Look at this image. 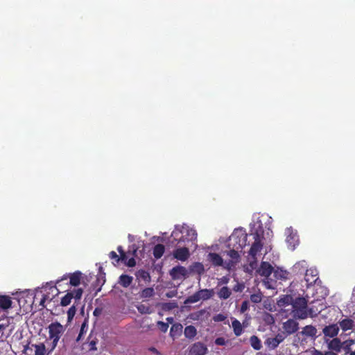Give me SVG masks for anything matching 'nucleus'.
Wrapping results in <instances>:
<instances>
[{"mask_svg": "<svg viewBox=\"0 0 355 355\" xmlns=\"http://www.w3.org/2000/svg\"><path fill=\"white\" fill-rule=\"evenodd\" d=\"M248 234L243 230H236L230 236V241L234 243H230L233 249L227 252V255L231 258L232 261L234 263L239 262L240 255L239 250L241 251L247 245Z\"/></svg>", "mask_w": 355, "mask_h": 355, "instance_id": "1", "label": "nucleus"}, {"mask_svg": "<svg viewBox=\"0 0 355 355\" xmlns=\"http://www.w3.org/2000/svg\"><path fill=\"white\" fill-rule=\"evenodd\" d=\"M263 230L261 225H259L258 228H252L250 230V236H252L254 242L249 250V255L254 260L257 259L258 252L263 248Z\"/></svg>", "mask_w": 355, "mask_h": 355, "instance_id": "2", "label": "nucleus"}, {"mask_svg": "<svg viewBox=\"0 0 355 355\" xmlns=\"http://www.w3.org/2000/svg\"><path fill=\"white\" fill-rule=\"evenodd\" d=\"M64 332V327L58 322H52L49 326V338L51 340V348L49 353L51 352L57 346L58 343Z\"/></svg>", "mask_w": 355, "mask_h": 355, "instance_id": "3", "label": "nucleus"}, {"mask_svg": "<svg viewBox=\"0 0 355 355\" xmlns=\"http://www.w3.org/2000/svg\"><path fill=\"white\" fill-rule=\"evenodd\" d=\"M292 306L294 315L297 318L303 320L308 317V301L306 298L298 297L293 299Z\"/></svg>", "mask_w": 355, "mask_h": 355, "instance_id": "4", "label": "nucleus"}, {"mask_svg": "<svg viewBox=\"0 0 355 355\" xmlns=\"http://www.w3.org/2000/svg\"><path fill=\"white\" fill-rule=\"evenodd\" d=\"M214 295V289H200L193 295L189 296L184 300V304H193L196 303L200 300H207L211 298Z\"/></svg>", "mask_w": 355, "mask_h": 355, "instance_id": "5", "label": "nucleus"}, {"mask_svg": "<svg viewBox=\"0 0 355 355\" xmlns=\"http://www.w3.org/2000/svg\"><path fill=\"white\" fill-rule=\"evenodd\" d=\"M83 293V289L80 288L73 289L70 292H67L63 297H61L60 305L62 306H67L69 305L72 299H74V304H78L82 298Z\"/></svg>", "mask_w": 355, "mask_h": 355, "instance_id": "6", "label": "nucleus"}, {"mask_svg": "<svg viewBox=\"0 0 355 355\" xmlns=\"http://www.w3.org/2000/svg\"><path fill=\"white\" fill-rule=\"evenodd\" d=\"M323 301L324 300L322 299L313 300L308 306V316L314 318L324 310L326 308V306Z\"/></svg>", "mask_w": 355, "mask_h": 355, "instance_id": "7", "label": "nucleus"}, {"mask_svg": "<svg viewBox=\"0 0 355 355\" xmlns=\"http://www.w3.org/2000/svg\"><path fill=\"white\" fill-rule=\"evenodd\" d=\"M68 278L69 279V284L71 286L76 287L80 285L83 278V273L80 271L77 270L73 273L66 274L63 275L60 279H58L56 284H58L62 280L67 279Z\"/></svg>", "mask_w": 355, "mask_h": 355, "instance_id": "8", "label": "nucleus"}, {"mask_svg": "<svg viewBox=\"0 0 355 355\" xmlns=\"http://www.w3.org/2000/svg\"><path fill=\"white\" fill-rule=\"evenodd\" d=\"M304 274V280L306 282L307 287L316 284L319 280L318 272L315 268H310L307 269Z\"/></svg>", "mask_w": 355, "mask_h": 355, "instance_id": "9", "label": "nucleus"}, {"mask_svg": "<svg viewBox=\"0 0 355 355\" xmlns=\"http://www.w3.org/2000/svg\"><path fill=\"white\" fill-rule=\"evenodd\" d=\"M207 352V347L204 343L197 342L190 346L189 354V355H205Z\"/></svg>", "mask_w": 355, "mask_h": 355, "instance_id": "10", "label": "nucleus"}, {"mask_svg": "<svg viewBox=\"0 0 355 355\" xmlns=\"http://www.w3.org/2000/svg\"><path fill=\"white\" fill-rule=\"evenodd\" d=\"M282 328L284 333L288 336L295 333L299 329V324L293 319H288L283 323Z\"/></svg>", "mask_w": 355, "mask_h": 355, "instance_id": "11", "label": "nucleus"}, {"mask_svg": "<svg viewBox=\"0 0 355 355\" xmlns=\"http://www.w3.org/2000/svg\"><path fill=\"white\" fill-rule=\"evenodd\" d=\"M169 274L173 280L180 279L182 277H187V270L184 266H177L173 267L170 270Z\"/></svg>", "mask_w": 355, "mask_h": 355, "instance_id": "12", "label": "nucleus"}, {"mask_svg": "<svg viewBox=\"0 0 355 355\" xmlns=\"http://www.w3.org/2000/svg\"><path fill=\"white\" fill-rule=\"evenodd\" d=\"M173 254L175 259L181 261H185L189 259L190 252L189 248L184 247L175 250Z\"/></svg>", "mask_w": 355, "mask_h": 355, "instance_id": "13", "label": "nucleus"}, {"mask_svg": "<svg viewBox=\"0 0 355 355\" xmlns=\"http://www.w3.org/2000/svg\"><path fill=\"white\" fill-rule=\"evenodd\" d=\"M257 272L261 276L267 278L274 272V268L270 263L262 261Z\"/></svg>", "mask_w": 355, "mask_h": 355, "instance_id": "14", "label": "nucleus"}, {"mask_svg": "<svg viewBox=\"0 0 355 355\" xmlns=\"http://www.w3.org/2000/svg\"><path fill=\"white\" fill-rule=\"evenodd\" d=\"M339 331V327L337 324H332L325 326L322 329V333L326 337L334 338L337 336Z\"/></svg>", "mask_w": 355, "mask_h": 355, "instance_id": "15", "label": "nucleus"}, {"mask_svg": "<svg viewBox=\"0 0 355 355\" xmlns=\"http://www.w3.org/2000/svg\"><path fill=\"white\" fill-rule=\"evenodd\" d=\"M307 269V262L305 260H302L294 264L292 268V272L295 275H302Z\"/></svg>", "mask_w": 355, "mask_h": 355, "instance_id": "16", "label": "nucleus"}, {"mask_svg": "<svg viewBox=\"0 0 355 355\" xmlns=\"http://www.w3.org/2000/svg\"><path fill=\"white\" fill-rule=\"evenodd\" d=\"M183 326L180 323H175L171 327L170 329V336L171 337L175 340V338L180 337L182 334Z\"/></svg>", "mask_w": 355, "mask_h": 355, "instance_id": "17", "label": "nucleus"}, {"mask_svg": "<svg viewBox=\"0 0 355 355\" xmlns=\"http://www.w3.org/2000/svg\"><path fill=\"white\" fill-rule=\"evenodd\" d=\"M355 344V340L353 339H348L341 342V353L343 352L344 355L349 354L352 352L351 347Z\"/></svg>", "mask_w": 355, "mask_h": 355, "instance_id": "18", "label": "nucleus"}, {"mask_svg": "<svg viewBox=\"0 0 355 355\" xmlns=\"http://www.w3.org/2000/svg\"><path fill=\"white\" fill-rule=\"evenodd\" d=\"M209 259L215 266H221L223 263V258L217 253L210 252L208 254Z\"/></svg>", "mask_w": 355, "mask_h": 355, "instance_id": "19", "label": "nucleus"}, {"mask_svg": "<svg viewBox=\"0 0 355 355\" xmlns=\"http://www.w3.org/2000/svg\"><path fill=\"white\" fill-rule=\"evenodd\" d=\"M329 349L336 353H341V340L338 338H333L328 344Z\"/></svg>", "mask_w": 355, "mask_h": 355, "instance_id": "20", "label": "nucleus"}, {"mask_svg": "<svg viewBox=\"0 0 355 355\" xmlns=\"http://www.w3.org/2000/svg\"><path fill=\"white\" fill-rule=\"evenodd\" d=\"M301 334L306 337H315L317 334V329L313 325H306L301 331Z\"/></svg>", "mask_w": 355, "mask_h": 355, "instance_id": "21", "label": "nucleus"}, {"mask_svg": "<svg viewBox=\"0 0 355 355\" xmlns=\"http://www.w3.org/2000/svg\"><path fill=\"white\" fill-rule=\"evenodd\" d=\"M133 281V277L128 275L123 274L119 277L118 283L124 288H128Z\"/></svg>", "mask_w": 355, "mask_h": 355, "instance_id": "22", "label": "nucleus"}, {"mask_svg": "<svg viewBox=\"0 0 355 355\" xmlns=\"http://www.w3.org/2000/svg\"><path fill=\"white\" fill-rule=\"evenodd\" d=\"M339 324L342 330L346 331L347 330L352 329L354 326V322L352 319L346 318L341 320L339 322Z\"/></svg>", "mask_w": 355, "mask_h": 355, "instance_id": "23", "label": "nucleus"}, {"mask_svg": "<svg viewBox=\"0 0 355 355\" xmlns=\"http://www.w3.org/2000/svg\"><path fill=\"white\" fill-rule=\"evenodd\" d=\"M232 327L235 336H239L242 334L243 331V325L237 319H234L232 320Z\"/></svg>", "mask_w": 355, "mask_h": 355, "instance_id": "24", "label": "nucleus"}, {"mask_svg": "<svg viewBox=\"0 0 355 355\" xmlns=\"http://www.w3.org/2000/svg\"><path fill=\"white\" fill-rule=\"evenodd\" d=\"M286 241L291 250H294L299 242L297 236L292 233L287 236Z\"/></svg>", "mask_w": 355, "mask_h": 355, "instance_id": "25", "label": "nucleus"}, {"mask_svg": "<svg viewBox=\"0 0 355 355\" xmlns=\"http://www.w3.org/2000/svg\"><path fill=\"white\" fill-rule=\"evenodd\" d=\"M12 306L11 297L8 295H0V308L8 309Z\"/></svg>", "mask_w": 355, "mask_h": 355, "instance_id": "26", "label": "nucleus"}, {"mask_svg": "<svg viewBox=\"0 0 355 355\" xmlns=\"http://www.w3.org/2000/svg\"><path fill=\"white\" fill-rule=\"evenodd\" d=\"M165 251V247L162 244H157L153 248V254L155 259H160Z\"/></svg>", "mask_w": 355, "mask_h": 355, "instance_id": "27", "label": "nucleus"}, {"mask_svg": "<svg viewBox=\"0 0 355 355\" xmlns=\"http://www.w3.org/2000/svg\"><path fill=\"white\" fill-rule=\"evenodd\" d=\"M136 277L138 279H141L146 283H150L151 281V277L150 275V273L148 271L143 269L139 270L136 272Z\"/></svg>", "mask_w": 355, "mask_h": 355, "instance_id": "28", "label": "nucleus"}, {"mask_svg": "<svg viewBox=\"0 0 355 355\" xmlns=\"http://www.w3.org/2000/svg\"><path fill=\"white\" fill-rule=\"evenodd\" d=\"M184 334L186 338L192 339L197 335L196 328L193 325L187 326L184 329Z\"/></svg>", "mask_w": 355, "mask_h": 355, "instance_id": "29", "label": "nucleus"}, {"mask_svg": "<svg viewBox=\"0 0 355 355\" xmlns=\"http://www.w3.org/2000/svg\"><path fill=\"white\" fill-rule=\"evenodd\" d=\"M250 343L252 347L255 350H259L262 347L261 340L255 335H253L250 338Z\"/></svg>", "mask_w": 355, "mask_h": 355, "instance_id": "30", "label": "nucleus"}, {"mask_svg": "<svg viewBox=\"0 0 355 355\" xmlns=\"http://www.w3.org/2000/svg\"><path fill=\"white\" fill-rule=\"evenodd\" d=\"M231 294V290L227 286L222 287L218 292V296L221 300H227Z\"/></svg>", "mask_w": 355, "mask_h": 355, "instance_id": "31", "label": "nucleus"}, {"mask_svg": "<svg viewBox=\"0 0 355 355\" xmlns=\"http://www.w3.org/2000/svg\"><path fill=\"white\" fill-rule=\"evenodd\" d=\"M288 275V272L282 269L277 268L274 270V276L277 279H287Z\"/></svg>", "mask_w": 355, "mask_h": 355, "instance_id": "32", "label": "nucleus"}, {"mask_svg": "<svg viewBox=\"0 0 355 355\" xmlns=\"http://www.w3.org/2000/svg\"><path fill=\"white\" fill-rule=\"evenodd\" d=\"M155 294L153 288L148 287L143 289L140 293L141 298H150Z\"/></svg>", "mask_w": 355, "mask_h": 355, "instance_id": "33", "label": "nucleus"}, {"mask_svg": "<svg viewBox=\"0 0 355 355\" xmlns=\"http://www.w3.org/2000/svg\"><path fill=\"white\" fill-rule=\"evenodd\" d=\"M265 345L270 349H275L279 345L275 338H268L265 341Z\"/></svg>", "mask_w": 355, "mask_h": 355, "instance_id": "34", "label": "nucleus"}, {"mask_svg": "<svg viewBox=\"0 0 355 355\" xmlns=\"http://www.w3.org/2000/svg\"><path fill=\"white\" fill-rule=\"evenodd\" d=\"M293 298L291 295H285L283 298H281L278 304L279 306H285V305H289L293 303Z\"/></svg>", "mask_w": 355, "mask_h": 355, "instance_id": "35", "label": "nucleus"}, {"mask_svg": "<svg viewBox=\"0 0 355 355\" xmlns=\"http://www.w3.org/2000/svg\"><path fill=\"white\" fill-rule=\"evenodd\" d=\"M35 347V355H44L46 352L45 345L43 343L33 345Z\"/></svg>", "mask_w": 355, "mask_h": 355, "instance_id": "36", "label": "nucleus"}, {"mask_svg": "<svg viewBox=\"0 0 355 355\" xmlns=\"http://www.w3.org/2000/svg\"><path fill=\"white\" fill-rule=\"evenodd\" d=\"M137 308L138 311L141 314H150L152 312L150 307L146 304H139Z\"/></svg>", "mask_w": 355, "mask_h": 355, "instance_id": "37", "label": "nucleus"}, {"mask_svg": "<svg viewBox=\"0 0 355 355\" xmlns=\"http://www.w3.org/2000/svg\"><path fill=\"white\" fill-rule=\"evenodd\" d=\"M76 304H73L67 311V320L69 322L71 321L76 313Z\"/></svg>", "mask_w": 355, "mask_h": 355, "instance_id": "38", "label": "nucleus"}, {"mask_svg": "<svg viewBox=\"0 0 355 355\" xmlns=\"http://www.w3.org/2000/svg\"><path fill=\"white\" fill-rule=\"evenodd\" d=\"M87 330V322L86 321H84L83 322V324H81V327H80V332H79V334L76 338V341L78 342L79 340H80L83 334H85L86 333Z\"/></svg>", "mask_w": 355, "mask_h": 355, "instance_id": "39", "label": "nucleus"}, {"mask_svg": "<svg viewBox=\"0 0 355 355\" xmlns=\"http://www.w3.org/2000/svg\"><path fill=\"white\" fill-rule=\"evenodd\" d=\"M262 300V295L261 293H254L250 295V300L253 303H259Z\"/></svg>", "mask_w": 355, "mask_h": 355, "instance_id": "40", "label": "nucleus"}, {"mask_svg": "<svg viewBox=\"0 0 355 355\" xmlns=\"http://www.w3.org/2000/svg\"><path fill=\"white\" fill-rule=\"evenodd\" d=\"M157 325L159 328V329L163 332V333H166L168 330V323H166L164 322H162V321H158L157 322Z\"/></svg>", "mask_w": 355, "mask_h": 355, "instance_id": "41", "label": "nucleus"}, {"mask_svg": "<svg viewBox=\"0 0 355 355\" xmlns=\"http://www.w3.org/2000/svg\"><path fill=\"white\" fill-rule=\"evenodd\" d=\"M51 298H50V297L46 295V294H44L42 295V297L41 298L40 301V306L42 307V309L43 308H45L46 307V305H45V302L46 301H51Z\"/></svg>", "mask_w": 355, "mask_h": 355, "instance_id": "42", "label": "nucleus"}, {"mask_svg": "<svg viewBox=\"0 0 355 355\" xmlns=\"http://www.w3.org/2000/svg\"><path fill=\"white\" fill-rule=\"evenodd\" d=\"M109 257L111 259L114 260L116 263H119L120 261L119 256L114 251L110 252Z\"/></svg>", "mask_w": 355, "mask_h": 355, "instance_id": "43", "label": "nucleus"}, {"mask_svg": "<svg viewBox=\"0 0 355 355\" xmlns=\"http://www.w3.org/2000/svg\"><path fill=\"white\" fill-rule=\"evenodd\" d=\"M288 336L283 331L282 333H279L275 337L276 340L279 343V344L284 340V339Z\"/></svg>", "mask_w": 355, "mask_h": 355, "instance_id": "44", "label": "nucleus"}, {"mask_svg": "<svg viewBox=\"0 0 355 355\" xmlns=\"http://www.w3.org/2000/svg\"><path fill=\"white\" fill-rule=\"evenodd\" d=\"M214 343L217 345L223 346L226 345L227 341L224 338L218 337L215 340Z\"/></svg>", "mask_w": 355, "mask_h": 355, "instance_id": "45", "label": "nucleus"}, {"mask_svg": "<svg viewBox=\"0 0 355 355\" xmlns=\"http://www.w3.org/2000/svg\"><path fill=\"white\" fill-rule=\"evenodd\" d=\"M187 236H190V240L193 241L196 239L197 234L194 230H187Z\"/></svg>", "mask_w": 355, "mask_h": 355, "instance_id": "46", "label": "nucleus"}, {"mask_svg": "<svg viewBox=\"0 0 355 355\" xmlns=\"http://www.w3.org/2000/svg\"><path fill=\"white\" fill-rule=\"evenodd\" d=\"M213 319L215 322H223L226 319V316L223 314L219 313L214 315Z\"/></svg>", "mask_w": 355, "mask_h": 355, "instance_id": "47", "label": "nucleus"}, {"mask_svg": "<svg viewBox=\"0 0 355 355\" xmlns=\"http://www.w3.org/2000/svg\"><path fill=\"white\" fill-rule=\"evenodd\" d=\"M249 309V304L248 301H243L241 304L240 311L241 313H245Z\"/></svg>", "mask_w": 355, "mask_h": 355, "instance_id": "48", "label": "nucleus"}, {"mask_svg": "<svg viewBox=\"0 0 355 355\" xmlns=\"http://www.w3.org/2000/svg\"><path fill=\"white\" fill-rule=\"evenodd\" d=\"M244 288V286L243 284L237 283L233 287V291L235 292H241Z\"/></svg>", "mask_w": 355, "mask_h": 355, "instance_id": "49", "label": "nucleus"}, {"mask_svg": "<svg viewBox=\"0 0 355 355\" xmlns=\"http://www.w3.org/2000/svg\"><path fill=\"white\" fill-rule=\"evenodd\" d=\"M127 266L129 267H134L136 265V261L135 258L132 257L129 259L126 263Z\"/></svg>", "mask_w": 355, "mask_h": 355, "instance_id": "50", "label": "nucleus"}, {"mask_svg": "<svg viewBox=\"0 0 355 355\" xmlns=\"http://www.w3.org/2000/svg\"><path fill=\"white\" fill-rule=\"evenodd\" d=\"M96 340H91L89 343V350H96Z\"/></svg>", "mask_w": 355, "mask_h": 355, "instance_id": "51", "label": "nucleus"}, {"mask_svg": "<svg viewBox=\"0 0 355 355\" xmlns=\"http://www.w3.org/2000/svg\"><path fill=\"white\" fill-rule=\"evenodd\" d=\"M229 278L227 277H223L222 278L220 279V281L218 282V285H221V284H227L229 282Z\"/></svg>", "mask_w": 355, "mask_h": 355, "instance_id": "52", "label": "nucleus"}, {"mask_svg": "<svg viewBox=\"0 0 355 355\" xmlns=\"http://www.w3.org/2000/svg\"><path fill=\"white\" fill-rule=\"evenodd\" d=\"M119 259H120V261L125 262L128 259L126 253L123 252V253L120 254Z\"/></svg>", "mask_w": 355, "mask_h": 355, "instance_id": "53", "label": "nucleus"}, {"mask_svg": "<svg viewBox=\"0 0 355 355\" xmlns=\"http://www.w3.org/2000/svg\"><path fill=\"white\" fill-rule=\"evenodd\" d=\"M164 306L168 309H172L173 308L176 306V303H166L164 304Z\"/></svg>", "mask_w": 355, "mask_h": 355, "instance_id": "54", "label": "nucleus"}, {"mask_svg": "<svg viewBox=\"0 0 355 355\" xmlns=\"http://www.w3.org/2000/svg\"><path fill=\"white\" fill-rule=\"evenodd\" d=\"M6 324H0V335H3V330L6 328Z\"/></svg>", "mask_w": 355, "mask_h": 355, "instance_id": "55", "label": "nucleus"}, {"mask_svg": "<svg viewBox=\"0 0 355 355\" xmlns=\"http://www.w3.org/2000/svg\"><path fill=\"white\" fill-rule=\"evenodd\" d=\"M312 355H323V353L322 352L319 351V350L315 349L313 352Z\"/></svg>", "mask_w": 355, "mask_h": 355, "instance_id": "56", "label": "nucleus"}, {"mask_svg": "<svg viewBox=\"0 0 355 355\" xmlns=\"http://www.w3.org/2000/svg\"><path fill=\"white\" fill-rule=\"evenodd\" d=\"M166 321H167L166 323L172 324L173 322V321H174V319H173V317H168V318H166Z\"/></svg>", "mask_w": 355, "mask_h": 355, "instance_id": "57", "label": "nucleus"}, {"mask_svg": "<svg viewBox=\"0 0 355 355\" xmlns=\"http://www.w3.org/2000/svg\"><path fill=\"white\" fill-rule=\"evenodd\" d=\"M117 250H118V252H119V254H121V253H123V252H124V250H123V248H122V246H121V245L118 246V248H117Z\"/></svg>", "mask_w": 355, "mask_h": 355, "instance_id": "58", "label": "nucleus"}, {"mask_svg": "<svg viewBox=\"0 0 355 355\" xmlns=\"http://www.w3.org/2000/svg\"><path fill=\"white\" fill-rule=\"evenodd\" d=\"M323 355H337V354L333 352H326L325 353H323Z\"/></svg>", "mask_w": 355, "mask_h": 355, "instance_id": "59", "label": "nucleus"}, {"mask_svg": "<svg viewBox=\"0 0 355 355\" xmlns=\"http://www.w3.org/2000/svg\"><path fill=\"white\" fill-rule=\"evenodd\" d=\"M150 350L156 354L159 353L158 351L157 350V349H155V347L150 348Z\"/></svg>", "mask_w": 355, "mask_h": 355, "instance_id": "60", "label": "nucleus"}, {"mask_svg": "<svg viewBox=\"0 0 355 355\" xmlns=\"http://www.w3.org/2000/svg\"><path fill=\"white\" fill-rule=\"evenodd\" d=\"M99 310L98 309H96L94 311V315H98V313H99Z\"/></svg>", "mask_w": 355, "mask_h": 355, "instance_id": "61", "label": "nucleus"}, {"mask_svg": "<svg viewBox=\"0 0 355 355\" xmlns=\"http://www.w3.org/2000/svg\"><path fill=\"white\" fill-rule=\"evenodd\" d=\"M166 296H167L168 297H173V296H174V294H173V293H166Z\"/></svg>", "mask_w": 355, "mask_h": 355, "instance_id": "62", "label": "nucleus"}, {"mask_svg": "<svg viewBox=\"0 0 355 355\" xmlns=\"http://www.w3.org/2000/svg\"><path fill=\"white\" fill-rule=\"evenodd\" d=\"M198 265L200 268L201 270H203V266L201 263H198Z\"/></svg>", "mask_w": 355, "mask_h": 355, "instance_id": "63", "label": "nucleus"}, {"mask_svg": "<svg viewBox=\"0 0 355 355\" xmlns=\"http://www.w3.org/2000/svg\"><path fill=\"white\" fill-rule=\"evenodd\" d=\"M349 355H355V351L354 352H351L349 353Z\"/></svg>", "mask_w": 355, "mask_h": 355, "instance_id": "64", "label": "nucleus"}]
</instances>
